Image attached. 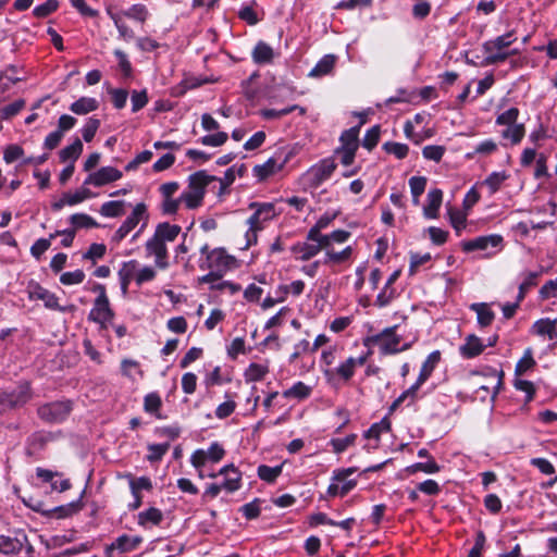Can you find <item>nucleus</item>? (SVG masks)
Returning <instances> with one entry per match:
<instances>
[{"label":"nucleus","mask_w":557,"mask_h":557,"mask_svg":"<svg viewBox=\"0 0 557 557\" xmlns=\"http://www.w3.org/2000/svg\"><path fill=\"white\" fill-rule=\"evenodd\" d=\"M513 32H509L494 39L487 40L482 45L485 58L481 62L482 66L498 64L506 61L509 57L517 54L518 49L509 50L512 42L516 41Z\"/></svg>","instance_id":"f257e3e1"},{"label":"nucleus","mask_w":557,"mask_h":557,"mask_svg":"<svg viewBox=\"0 0 557 557\" xmlns=\"http://www.w3.org/2000/svg\"><path fill=\"white\" fill-rule=\"evenodd\" d=\"M366 361V357H350L334 369L329 368L323 370V374L331 385L336 386L339 380H343L345 382L349 381L354 376L356 367L363 366Z\"/></svg>","instance_id":"f03ea898"},{"label":"nucleus","mask_w":557,"mask_h":557,"mask_svg":"<svg viewBox=\"0 0 557 557\" xmlns=\"http://www.w3.org/2000/svg\"><path fill=\"white\" fill-rule=\"evenodd\" d=\"M32 397L27 382L21 383L12 391H0L1 413L25 405Z\"/></svg>","instance_id":"7ed1b4c3"},{"label":"nucleus","mask_w":557,"mask_h":557,"mask_svg":"<svg viewBox=\"0 0 557 557\" xmlns=\"http://www.w3.org/2000/svg\"><path fill=\"white\" fill-rule=\"evenodd\" d=\"M334 159L326 158L319 163L312 165L305 174L304 181L308 187L317 188L324 181H326L336 170Z\"/></svg>","instance_id":"20e7f679"},{"label":"nucleus","mask_w":557,"mask_h":557,"mask_svg":"<svg viewBox=\"0 0 557 557\" xmlns=\"http://www.w3.org/2000/svg\"><path fill=\"white\" fill-rule=\"evenodd\" d=\"M71 411L72 403L69 400L45 404L37 410L40 419L49 423H59L64 421Z\"/></svg>","instance_id":"39448f33"},{"label":"nucleus","mask_w":557,"mask_h":557,"mask_svg":"<svg viewBox=\"0 0 557 557\" xmlns=\"http://www.w3.org/2000/svg\"><path fill=\"white\" fill-rule=\"evenodd\" d=\"M394 327H387L381 333L373 335L370 341L380 347V350L384 355L396 354L409 348V344H406L401 348H398L400 337L396 335Z\"/></svg>","instance_id":"423d86ee"},{"label":"nucleus","mask_w":557,"mask_h":557,"mask_svg":"<svg viewBox=\"0 0 557 557\" xmlns=\"http://www.w3.org/2000/svg\"><path fill=\"white\" fill-rule=\"evenodd\" d=\"M234 261V258L224 248H214L208 252L207 258L200 261L199 268L201 270H215L224 273L231 269Z\"/></svg>","instance_id":"0eeeda50"},{"label":"nucleus","mask_w":557,"mask_h":557,"mask_svg":"<svg viewBox=\"0 0 557 557\" xmlns=\"http://www.w3.org/2000/svg\"><path fill=\"white\" fill-rule=\"evenodd\" d=\"M250 209H256L253 214L247 220V224L255 228H263V223L271 220L274 215V205L264 202H251L249 205Z\"/></svg>","instance_id":"6e6552de"},{"label":"nucleus","mask_w":557,"mask_h":557,"mask_svg":"<svg viewBox=\"0 0 557 557\" xmlns=\"http://www.w3.org/2000/svg\"><path fill=\"white\" fill-rule=\"evenodd\" d=\"M122 172L113 166H103L97 172H94L87 176L84 184L94 185L100 187L109 183L119 181L122 177Z\"/></svg>","instance_id":"1a4fd4ad"},{"label":"nucleus","mask_w":557,"mask_h":557,"mask_svg":"<svg viewBox=\"0 0 557 557\" xmlns=\"http://www.w3.org/2000/svg\"><path fill=\"white\" fill-rule=\"evenodd\" d=\"M145 248L148 256L154 257V263L159 269H166L169 267L166 245L158 237L152 235V237L146 242Z\"/></svg>","instance_id":"9d476101"},{"label":"nucleus","mask_w":557,"mask_h":557,"mask_svg":"<svg viewBox=\"0 0 557 557\" xmlns=\"http://www.w3.org/2000/svg\"><path fill=\"white\" fill-rule=\"evenodd\" d=\"M216 475H224L222 486L225 491L233 493L240 487L242 474L233 465L221 468L218 473L208 474L209 478H215Z\"/></svg>","instance_id":"9b49d317"},{"label":"nucleus","mask_w":557,"mask_h":557,"mask_svg":"<svg viewBox=\"0 0 557 557\" xmlns=\"http://www.w3.org/2000/svg\"><path fill=\"white\" fill-rule=\"evenodd\" d=\"M27 292L29 299L42 300L48 309L63 311V309L59 306L57 296L50 293L48 289L41 287L39 284H30Z\"/></svg>","instance_id":"f8f14e48"},{"label":"nucleus","mask_w":557,"mask_h":557,"mask_svg":"<svg viewBox=\"0 0 557 557\" xmlns=\"http://www.w3.org/2000/svg\"><path fill=\"white\" fill-rule=\"evenodd\" d=\"M114 317L108 297L96 298L89 318L100 324L111 321Z\"/></svg>","instance_id":"ddd939ff"},{"label":"nucleus","mask_w":557,"mask_h":557,"mask_svg":"<svg viewBox=\"0 0 557 557\" xmlns=\"http://www.w3.org/2000/svg\"><path fill=\"white\" fill-rule=\"evenodd\" d=\"M485 345L481 338L474 334H469L465 338V344L459 347V352L463 358L471 359L483 352Z\"/></svg>","instance_id":"4468645a"},{"label":"nucleus","mask_w":557,"mask_h":557,"mask_svg":"<svg viewBox=\"0 0 557 557\" xmlns=\"http://www.w3.org/2000/svg\"><path fill=\"white\" fill-rule=\"evenodd\" d=\"M443 201V191L438 188L429 190L423 214L426 219H436Z\"/></svg>","instance_id":"2eb2a0df"},{"label":"nucleus","mask_w":557,"mask_h":557,"mask_svg":"<svg viewBox=\"0 0 557 557\" xmlns=\"http://www.w3.org/2000/svg\"><path fill=\"white\" fill-rule=\"evenodd\" d=\"M324 250V247L322 246V243H300L297 245H294L292 248L293 253L295 255L296 259H299L301 261H307L319 253L320 250Z\"/></svg>","instance_id":"dca6fc26"},{"label":"nucleus","mask_w":557,"mask_h":557,"mask_svg":"<svg viewBox=\"0 0 557 557\" xmlns=\"http://www.w3.org/2000/svg\"><path fill=\"white\" fill-rule=\"evenodd\" d=\"M181 231L180 225L163 222L156 226L153 235L166 245L168 243H173L178 237Z\"/></svg>","instance_id":"f3484780"},{"label":"nucleus","mask_w":557,"mask_h":557,"mask_svg":"<svg viewBox=\"0 0 557 557\" xmlns=\"http://www.w3.org/2000/svg\"><path fill=\"white\" fill-rule=\"evenodd\" d=\"M285 160L278 161L276 158H270L263 164L253 168L255 175L263 181L272 174H275L284 166Z\"/></svg>","instance_id":"a211bd4d"},{"label":"nucleus","mask_w":557,"mask_h":557,"mask_svg":"<svg viewBox=\"0 0 557 557\" xmlns=\"http://www.w3.org/2000/svg\"><path fill=\"white\" fill-rule=\"evenodd\" d=\"M502 243L499 235L482 236L463 244V250H485L488 246L496 247Z\"/></svg>","instance_id":"6ab92c4d"},{"label":"nucleus","mask_w":557,"mask_h":557,"mask_svg":"<svg viewBox=\"0 0 557 557\" xmlns=\"http://www.w3.org/2000/svg\"><path fill=\"white\" fill-rule=\"evenodd\" d=\"M532 331L540 336H547L550 341L557 339V320L541 319L532 325Z\"/></svg>","instance_id":"aec40b11"},{"label":"nucleus","mask_w":557,"mask_h":557,"mask_svg":"<svg viewBox=\"0 0 557 557\" xmlns=\"http://www.w3.org/2000/svg\"><path fill=\"white\" fill-rule=\"evenodd\" d=\"M251 57L255 63L257 64H268L271 63L274 59V51L271 46H269L264 41H259L255 46Z\"/></svg>","instance_id":"412c9836"},{"label":"nucleus","mask_w":557,"mask_h":557,"mask_svg":"<svg viewBox=\"0 0 557 557\" xmlns=\"http://www.w3.org/2000/svg\"><path fill=\"white\" fill-rule=\"evenodd\" d=\"M141 219H148L147 207L144 202L137 203L134 207L131 215L126 218L122 225L131 233L138 225Z\"/></svg>","instance_id":"4be33fe9"},{"label":"nucleus","mask_w":557,"mask_h":557,"mask_svg":"<svg viewBox=\"0 0 557 557\" xmlns=\"http://www.w3.org/2000/svg\"><path fill=\"white\" fill-rule=\"evenodd\" d=\"M24 540H26L25 535H23V539L0 535V553L5 555L20 553L23 548Z\"/></svg>","instance_id":"5701e85b"},{"label":"nucleus","mask_w":557,"mask_h":557,"mask_svg":"<svg viewBox=\"0 0 557 557\" xmlns=\"http://www.w3.org/2000/svg\"><path fill=\"white\" fill-rule=\"evenodd\" d=\"M215 180L214 176L207 174L206 171H198L188 178V187L197 191H202L205 196L206 187Z\"/></svg>","instance_id":"b1692460"},{"label":"nucleus","mask_w":557,"mask_h":557,"mask_svg":"<svg viewBox=\"0 0 557 557\" xmlns=\"http://www.w3.org/2000/svg\"><path fill=\"white\" fill-rule=\"evenodd\" d=\"M470 309L476 313V315H478V323L480 324V326L486 327L490 324H492V322H493V320L495 318V314L490 309L487 304H485V302L472 304L470 306Z\"/></svg>","instance_id":"393cba45"},{"label":"nucleus","mask_w":557,"mask_h":557,"mask_svg":"<svg viewBox=\"0 0 557 557\" xmlns=\"http://www.w3.org/2000/svg\"><path fill=\"white\" fill-rule=\"evenodd\" d=\"M83 151V144L81 139L76 138L73 144L70 146L64 147L60 150L59 157L61 162H69L73 163L78 159Z\"/></svg>","instance_id":"a878e982"},{"label":"nucleus","mask_w":557,"mask_h":557,"mask_svg":"<svg viewBox=\"0 0 557 557\" xmlns=\"http://www.w3.org/2000/svg\"><path fill=\"white\" fill-rule=\"evenodd\" d=\"M71 111L84 115L98 109V101L95 98L82 97L71 104Z\"/></svg>","instance_id":"bb28decb"},{"label":"nucleus","mask_w":557,"mask_h":557,"mask_svg":"<svg viewBox=\"0 0 557 557\" xmlns=\"http://www.w3.org/2000/svg\"><path fill=\"white\" fill-rule=\"evenodd\" d=\"M440 359L441 352L438 350H435L428 356L418 376L419 383H424L430 377L436 364L440 362Z\"/></svg>","instance_id":"cd10ccee"},{"label":"nucleus","mask_w":557,"mask_h":557,"mask_svg":"<svg viewBox=\"0 0 557 557\" xmlns=\"http://www.w3.org/2000/svg\"><path fill=\"white\" fill-rule=\"evenodd\" d=\"M141 542L140 537L119 536L110 546V549H117L121 553L134 550Z\"/></svg>","instance_id":"c85d7f7f"},{"label":"nucleus","mask_w":557,"mask_h":557,"mask_svg":"<svg viewBox=\"0 0 557 557\" xmlns=\"http://www.w3.org/2000/svg\"><path fill=\"white\" fill-rule=\"evenodd\" d=\"M324 250H325V257L323 260L324 264H330V263L338 264V263L345 262L346 260H348L351 257V253H352V248L350 246H347L345 249H343L342 251H338V252L334 251L332 248H324Z\"/></svg>","instance_id":"c756f323"},{"label":"nucleus","mask_w":557,"mask_h":557,"mask_svg":"<svg viewBox=\"0 0 557 557\" xmlns=\"http://www.w3.org/2000/svg\"><path fill=\"white\" fill-rule=\"evenodd\" d=\"M355 471H356L355 468H348V469L338 470L334 474L333 479L335 481L343 482V484L339 486L341 487L339 494L342 496L346 495L348 492H350L356 486L355 480H347V478L350 474H352Z\"/></svg>","instance_id":"7c9ffc66"},{"label":"nucleus","mask_w":557,"mask_h":557,"mask_svg":"<svg viewBox=\"0 0 557 557\" xmlns=\"http://www.w3.org/2000/svg\"><path fill=\"white\" fill-rule=\"evenodd\" d=\"M335 64V58L331 54L324 55L315 66L310 71L309 76L321 77L329 74Z\"/></svg>","instance_id":"2f4dec72"},{"label":"nucleus","mask_w":557,"mask_h":557,"mask_svg":"<svg viewBox=\"0 0 557 557\" xmlns=\"http://www.w3.org/2000/svg\"><path fill=\"white\" fill-rule=\"evenodd\" d=\"M123 200L107 201L100 208V214L107 218H117L124 214Z\"/></svg>","instance_id":"473e14b6"},{"label":"nucleus","mask_w":557,"mask_h":557,"mask_svg":"<svg viewBox=\"0 0 557 557\" xmlns=\"http://www.w3.org/2000/svg\"><path fill=\"white\" fill-rule=\"evenodd\" d=\"M359 127L360 126H355V127H351V128L343 132V134L341 135V138H339L341 144H342V146L339 148L351 149V150L357 151Z\"/></svg>","instance_id":"72a5a7b5"},{"label":"nucleus","mask_w":557,"mask_h":557,"mask_svg":"<svg viewBox=\"0 0 557 557\" xmlns=\"http://www.w3.org/2000/svg\"><path fill=\"white\" fill-rule=\"evenodd\" d=\"M334 218H335V215H329V214L322 215L317 221V223L309 230V232L307 234V239L310 242H315L319 238H321V236H323V234H321V231L323 228L327 227L329 224L334 220Z\"/></svg>","instance_id":"f704fd0d"},{"label":"nucleus","mask_w":557,"mask_h":557,"mask_svg":"<svg viewBox=\"0 0 557 557\" xmlns=\"http://www.w3.org/2000/svg\"><path fill=\"white\" fill-rule=\"evenodd\" d=\"M202 191H197L188 187L187 190L182 193L181 200L188 209H196L201 206L203 200Z\"/></svg>","instance_id":"c9c22d12"},{"label":"nucleus","mask_w":557,"mask_h":557,"mask_svg":"<svg viewBox=\"0 0 557 557\" xmlns=\"http://www.w3.org/2000/svg\"><path fill=\"white\" fill-rule=\"evenodd\" d=\"M350 236V233L344 230H337L332 232L329 235H323L321 238L315 240V243H322V246L324 248H332V243H344L346 242Z\"/></svg>","instance_id":"e433bc0d"},{"label":"nucleus","mask_w":557,"mask_h":557,"mask_svg":"<svg viewBox=\"0 0 557 557\" xmlns=\"http://www.w3.org/2000/svg\"><path fill=\"white\" fill-rule=\"evenodd\" d=\"M283 463L276 467H269L267 465H260L258 467V476L268 483H273L282 473Z\"/></svg>","instance_id":"4c0bfd02"},{"label":"nucleus","mask_w":557,"mask_h":557,"mask_svg":"<svg viewBox=\"0 0 557 557\" xmlns=\"http://www.w3.org/2000/svg\"><path fill=\"white\" fill-rule=\"evenodd\" d=\"M162 519V511L156 507H150L149 509L141 511L138 515V523L140 525H146L148 522L158 525Z\"/></svg>","instance_id":"58836bf2"},{"label":"nucleus","mask_w":557,"mask_h":557,"mask_svg":"<svg viewBox=\"0 0 557 557\" xmlns=\"http://www.w3.org/2000/svg\"><path fill=\"white\" fill-rule=\"evenodd\" d=\"M295 110H299L301 114L305 113V109L297 106V104H294V106H290V107H286L284 109H281V110H275V109H263L261 110L260 114L262 117L267 119V120H274V119H281L282 116H285L289 113H292L293 111Z\"/></svg>","instance_id":"ea45409f"},{"label":"nucleus","mask_w":557,"mask_h":557,"mask_svg":"<svg viewBox=\"0 0 557 557\" xmlns=\"http://www.w3.org/2000/svg\"><path fill=\"white\" fill-rule=\"evenodd\" d=\"M508 177L509 175L505 171L493 172L485 178L483 185L487 186L491 194H495Z\"/></svg>","instance_id":"a19ab883"},{"label":"nucleus","mask_w":557,"mask_h":557,"mask_svg":"<svg viewBox=\"0 0 557 557\" xmlns=\"http://www.w3.org/2000/svg\"><path fill=\"white\" fill-rule=\"evenodd\" d=\"M83 508V503L81 499L72 502L66 505H62L52 509V512L57 518H67L78 512Z\"/></svg>","instance_id":"79ce46f5"},{"label":"nucleus","mask_w":557,"mask_h":557,"mask_svg":"<svg viewBox=\"0 0 557 557\" xmlns=\"http://www.w3.org/2000/svg\"><path fill=\"white\" fill-rule=\"evenodd\" d=\"M162 400L157 393H150L146 395L144 400V409L148 413L154 414L158 419H161L162 416L159 413V409L161 408Z\"/></svg>","instance_id":"37998d69"},{"label":"nucleus","mask_w":557,"mask_h":557,"mask_svg":"<svg viewBox=\"0 0 557 557\" xmlns=\"http://www.w3.org/2000/svg\"><path fill=\"white\" fill-rule=\"evenodd\" d=\"M311 393V387L306 385L302 382H297L290 388L284 392V397L286 398H298L305 399Z\"/></svg>","instance_id":"c03bdc74"},{"label":"nucleus","mask_w":557,"mask_h":557,"mask_svg":"<svg viewBox=\"0 0 557 557\" xmlns=\"http://www.w3.org/2000/svg\"><path fill=\"white\" fill-rule=\"evenodd\" d=\"M534 366H535V360L533 359L532 349L528 348L524 351L523 357L516 364L515 374L517 376L522 375L523 373H525L528 370H530Z\"/></svg>","instance_id":"a18cd8bd"},{"label":"nucleus","mask_w":557,"mask_h":557,"mask_svg":"<svg viewBox=\"0 0 557 557\" xmlns=\"http://www.w3.org/2000/svg\"><path fill=\"white\" fill-rule=\"evenodd\" d=\"M124 16L144 23L149 15L148 9L146 5L137 3L133 4L128 10L124 13Z\"/></svg>","instance_id":"49530a36"},{"label":"nucleus","mask_w":557,"mask_h":557,"mask_svg":"<svg viewBox=\"0 0 557 557\" xmlns=\"http://www.w3.org/2000/svg\"><path fill=\"white\" fill-rule=\"evenodd\" d=\"M525 133L523 124H515L508 126L505 131H503L502 135L504 138L510 139L512 144H519L523 138Z\"/></svg>","instance_id":"de8ad7c7"},{"label":"nucleus","mask_w":557,"mask_h":557,"mask_svg":"<svg viewBox=\"0 0 557 557\" xmlns=\"http://www.w3.org/2000/svg\"><path fill=\"white\" fill-rule=\"evenodd\" d=\"M383 149L391 154H394L397 159H404L407 157L409 147L406 144L387 141L383 145Z\"/></svg>","instance_id":"09e8293b"},{"label":"nucleus","mask_w":557,"mask_h":557,"mask_svg":"<svg viewBox=\"0 0 557 557\" xmlns=\"http://www.w3.org/2000/svg\"><path fill=\"white\" fill-rule=\"evenodd\" d=\"M537 272H528L525 274L524 280L519 286L518 301H521L524 298L527 292L537 284Z\"/></svg>","instance_id":"8fccbe9b"},{"label":"nucleus","mask_w":557,"mask_h":557,"mask_svg":"<svg viewBox=\"0 0 557 557\" xmlns=\"http://www.w3.org/2000/svg\"><path fill=\"white\" fill-rule=\"evenodd\" d=\"M70 222L75 228L98 226V223L91 216L85 213H75L71 215Z\"/></svg>","instance_id":"3c124183"},{"label":"nucleus","mask_w":557,"mask_h":557,"mask_svg":"<svg viewBox=\"0 0 557 557\" xmlns=\"http://www.w3.org/2000/svg\"><path fill=\"white\" fill-rule=\"evenodd\" d=\"M389 428H391V423L389 421L384 418L381 422L379 423H374L366 433H364V437L366 438H374V440H379L381 434L383 432H387L389 431Z\"/></svg>","instance_id":"603ef678"},{"label":"nucleus","mask_w":557,"mask_h":557,"mask_svg":"<svg viewBox=\"0 0 557 557\" xmlns=\"http://www.w3.org/2000/svg\"><path fill=\"white\" fill-rule=\"evenodd\" d=\"M267 373L268 368L265 366L251 363L246 370L245 375L248 381L256 382L262 380Z\"/></svg>","instance_id":"864d4df0"},{"label":"nucleus","mask_w":557,"mask_h":557,"mask_svg":"<svg viewBox=\"0 0 557 557\" xmlns=\"http://www.w3.org/2000/svg\"><path fill=\"white\" fill-rule=\"evenodd\" d=\"M445 150L446 149L444 146L430 145L422 149V156L428 160L440 162L445 153Z\"/></svg>","instance_id":"5fc2aeb1"},{"label":"nucleus","mask_w":557,"mask_h":557,"mask_svg":"<svg viewBox=\"0 0 557 557\" xmlns=\"http://www.w3.org/2000/svg\"><path fill=\"white\" fill-rule=\"evenodd\" d=\"M24 157V150L21 146L12 144L5 147L3 151V160L10 164Z\"/></svg>","instance_id":"6e6d98bb"},{"label":"nucleus","mask_w":557,"mask_h":557,"mask_svg":"<svg viewBox=\"0 0 557 557\" xmlns=\"http://www.w3.org/2000/svg\"><path fill=\"white\" fill-rule=\"evenodd\" d=\"M379 139H380V126L375 125V126L371 127L370 129H368V132L366 133L363 140H362V146L364 148H367L368 150H372L377 145Z\"/></svg>","instance_id":"4d7b16f0"},{"label":"nucleus","mask_w":557,"mask_h":557,"mask_svg":"<svg viewBox=\"0 0 557 557\" xmlns=\"http://www.w3.org/2000/svg\"><path fill=\"white\" fill-rule=\"evenodd\" d=\"M25 107V100L18 99L0 110L1 117L4 120H9L16 115L23 108Z\"/></svg>","instance_id":"13d9d810"},{"label":"nucleus","mask_w":557,"mask_h":557,"mask_svg":"<svg viewBox=\"0 0 557 557\" xmlns=\"http://www.w3.org/2000/svg\"><path fill=\"white\" fill-rule=\"evenodd\" d=\"M357 438L356 434H349L344 438H333L331 445L335 453L339 454L345 451L349 446L354 445Z\"/></svg>","instance_id":"bf43d9fd"},{"label":"nucleus","mask_w":557,"mask_h":557,"mask_svg":"<svg viewBox=\"0 0 557 557\" xmlns=\"http://www.w3.org/2000/svg\"><path fill=\"white\" fill-rule=\"evenodd\" d=\"M519 115V110L517 108H510L507 111L499 114L496 119V123L499 125L511 126L517 124V119Z\"/></svg>","instance_id":"052dcab7"},{"label":"nucleus","mask_w":557,"mask_h":557,"mask_svg":"<svg viewBox=\"0 0 557 557\" xmlns=\"http://www.w3.org/2000/svg\"><path fill=\"white\" fill-rule=\"evenodd\" d=\"M409 186L412 198L420 197L424 193L426 178L424 176H412L409 180Z\"/></svg>","instance_id":"680f3d73"},{"label":"nucleus","mask_w":557,"mask_h":557,"mask_svg":"<svg viewBox=\"0 0 557 557\" xmlns=\"http://www.w3.org/2000/svg\"><path fill=\"white\" fill-rule=\"evenodd\" d=\"M52 238H39L30 247V253L36 259L40 257L50 248Z\"/></svg>","instance_id":"e2e57ef3"},{"label":"nucleus","mask_w":557,"mask_h":557,"mask_svg":"<svg viewBox=\"0 0 557 557\" xmlns=\"http://www.w3.org/2000/svg\"><path fill=\"white\" fill-rule=\"evenodd\" d=\"M85 278L83 270H75L73 272H65L60 276V282L64 285L81 284Z\"/></svg>","instance_id":"0e129e2a"},{"label":"nucleus","mask_w":557,"mask_h":557,"mask_svg":"<svg viewBox=\"0 0 557 557\" xmlns=\"http://www.w3.org/2000/svg\"><path fill=\"white\" fill-rule=\"evenodd\" d=\"M513 386L521 392L525 393V401L529 403L533 399L535 394V387L532 382L521 379H516L513 382Z\"/></svg>","instance_id":"69168bd1"},{"label":"nucleus","mask_w":557,"mask_h":557,"mask_svg":"<svg viewBox=\"0 0 557 557\" xmlns=\"http://www.w3.org/2000/svg\"><path fill=\"white\" fill-rule=\"evenodd\" d=\"M227 138H228V136L225 132H219L213 135L203 136L200 140H201V144L205 146L219 147V146H222L223 144H225Z\"/></svg>","instance_id":"338daca9"},{"label":"nucleus","mask_w":557,"mask_h":557,"mask_svg":"<svg viewBox=\"0 0 557 557\" xmlns=\"http://www.w3.org/2000/svg\"><path fill=\"white\" fill-rule=\"evenodd\" d=\"M169 448H170V444L169 443L151 444V445H149L148 449H149L150 454L148 456V459L150 461H158V460H160L166 454Z\"/></svg>","instance_id":"774afa93"}]
</instances>
